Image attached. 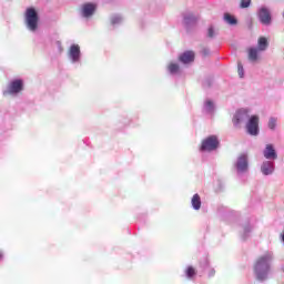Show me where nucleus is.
I'll list each match as a JSON object with an SVG mask.
<instances>
[{
  "mask_svg": "<svg viewBox=\"0 0 284 284\" xmlns=\"http://www.w3.org/2000/svg\"><path fill=\"white\" fill-rule=\"evenodd\" d=\"M272 263H274V252L266 251L260 255L254 264V274L257 281H267L272 273Z\"/></svg>",
  "mask_w": 284,
  "mask_h": 284,
  "instance_id": "f257e3e1",
  "label": "nucleus"
},
{
  "mask_svg": "<svg viewBox=\"0 0 284 284\" xmlns=\"http://www.w3.org/2000/svg\"><path fill=\"white\" fill-rule=\"evenodd\" d=\"M268 47L270 42H267V38H258L257 48H251L248 50V60L252 61V63H255V61H258V52H265V50H267Z\"/></svg>",
  "mask_w": 284,
  "mask_h": 284,
  "instance_id": "f03ea898",
  "label": "nucleus"
},
{
  "mask_svg": "<svg viewBox=\"0 0 284 284\" xmlns=\"http://www.w3.org/2000/svg\"><path fill=\"white\" fill-rule=\"evenodd\" d=\"M233 168L237 174V176H243L247 174L250 171V162L247 160V154L243 153L240 156H237L235 163L233 164Z\"/></svg>",
  "mask_w": 284,
  "mask_h": 284,
  "instance_id": "7ed1b4c3",
  "label": "nucleus"
},
{
  "mask_svg": "<svg viewBox=\"0 0 284 284\" xmlns=\"http://www.w3.org/2000/svg\"><path fill=\"white\" fill-rule=\"evenodd\" d=\"M24 19L28 30L36 32L37 28H39V13H37V10L34 8H28Z\"/></svg>",
  "mask_w": 284,
  "mask_h": 284,
  "instance_id": "20e7f679",
  "label": "nucleus"
},
{
  "mask_svg": "<svg viewBox=\"0 0 284 284\" xmlns=\"http://www.w3.org/2000/svg\"><path fill=\"white\" fill-rule=\"evenodd\" d=\"M219 138L216 135H210L202 141L200 151L201 152H214L219 149Z\"/></svg>",
  "mask_w": 284,
  "mask_h": 284,
  "instance_id": "39448f33",
  "label": "nucleus"
},
{
  "mask_svg": "<svg viewBox=\"0 0 284 284\" xmlns=\"http://www.w3.org/2000/svg\"><path fill=\"white\" fill-rule=\"evenodd\" d=\"M250 120V111L247 109H240L233 115V125L235 128H241L243 123H247Z\"/></svg>",
  "mask_w": 284,
  "mask_h": 284,
  "instance_id": "423d86ee",
  "label": "nucleus"
},
{
  "mask_svg": "<svg viewBox=\"0 0 284 284\" xmlns=\"http://www.w3.org/2000/svg\"><path fill=\"white\" fill-rule=\"evenodd\" d=\"M257 18L262 26H270L272 23V11H270V8L262 6L257 9Z\"/></svg>",
  "mask_w": 284,
  "mask_h": 284,
  "instance_id": "0eeeda50",
  "label": "nucleus"
},
{
  "mask_svg": "<svg viewBox=\"0 0 284 284\" xmlns=\"http://www.w3.org/2000/svg\"><path fill=\"white\" fill-rule=\"evenodd\" d=\"M246 132L251 136H258V115H252L246 121Z\"/></svg>",
  "mask_w": 284,
  "mask_h": 284,
  "instance_id": "6e6552de",
  "label": "nucleus"
},
{
  "mask_svg": "<svg viewBox=\"0 0 284 284\" xmlns=\"http://www.w3.org/2000/svg\"><path fill=\"white\" fill-rule=\"evenodd\" d=\"M23 90V80H13L10 82L8 90L3 91V95L19 94Z\"/></svg>",
  "mask_w": 284,
  "mask_h": 284,
  "instance_id": "1a4fd4ad",
  "label": "nucleus"
},
{
  "mask_svg": "<svg viewBox=\"0 0 284 284\" xmlns=\"http://www.w3.org/2000/svg\"><path fill=\"white\" fill-rule=\"evenodd\" d=\"M94 12H97V3L87 2L81 6V17L84 19H90V17H93Z\"/></svg>",
  "mask_w": 284,
  "mask_h": 284,
  "instance_id": "9d476101",
  "label": "nucleus"
},
{
  "mask_svg": "<svg viewBox=\"0 0 284 284\" xmlns=\"http://www.w3.org/2000/svg\"><path fill=\"white\" fill-rule=\"evenodd\" d=\"M69 59L72 63H79V61H81V47H79V44H72L70 47Z\"/></svg>",
  "mask_w": 284,
  "mask_h": 284,
  "instance_id": "9b49d317",
  "label": "nucleus"
},
{
  "mask_svg": "<svg viewBox=\"0 0 284 284\" xmlns=\"http://www.w3.org/2000/svg\"><path fill=\"white\" fill-rule=\"evenodd\" d=\"M263 156L266 161H276V159H278V153H276V149H274L273 144H266L263 150Z\"/></svg>",
  "mask_w": 284,
  "mask_h": 284,
  "instance_id": "f8f14e48",
  "label": "nucleus"
},
{
  "mask_svg": "<svg viewBox=\"0 0 284 284\" xmlns=\"http://www.w3.org/2000/svg\"><path fill=\"white\" fill-rule=\"evenodd\" d=\"M274 160H265L264 162H262L261 172L264 176H270L271 174H274Z\"/></svg>",
  "mask_w": 284,
  "mask_h": 284,
  "instance_id": "ddd939ff",
  "label": "nucleus"
},
{
  "mask_svg": "<svg viewBox=\"0 0 284 284\" xmlns=\"http://www.w3.org/2000/svg\"><path fill=\"white\" fill-rule=\"evenodd\" d=\"M179 61L184 64L192 63L194 61V51H185L179 57Z\"/></svg>",
  "mask_w": 284,
  "mask_h": 284,
  "instance_id": "4468645a",
  "label": "nucleus"
},
{
  "mask_svg": "<svg viewBox=\"0 0 284 284\" xmlns=\"http://www.w3.org/2000/svg\"><path fill=\"white\" fill-rule=\"evenodd\" d=\"M214 110H216V106L214 105V101L210 99L205 100L203 112H205V114H214Z\"/></svg>",
  "mask_w": 284,
  "mask_h": 284,
  "instance_id": "2eb2a0df",
  "label": "nucleus"
},
{
  "mask_svg": "<svg viewBox=\"0 0 284 284\" xmlns=\"http://www.w3.org/2000/svg\"><path fill=\"white\" fill-rule=\"evenodd\" d=\"M196 16H194V13H185L184 14V26H186V28H190V26H194V23H196Z\"/></svg>",
  "mask_w": 284,
  "mask_h": 284,
  "instance_id": "dca6fc26",
  "label": "nucleus"
},
{
  "mask_svg": "<svg viewBox=\"0 0 284 284\" xmlns=\"http://www.w3.org/2000/svg\"><path fill=\"white\" fill-rule=\"evenodd\" d=\"M191 203L193 210H201V196L199 194L193 195Z\"/></svg>",
  "mask_w": 284,
  "mask_h": 284,
  "instance_id": "f3484780",
  "label": "nucleus"
},
{
  "mask_svg": "<svg viewBox=\"0 0 284 284\" xmlns=\"http://www.w3.org/2000/svg\"><path fill=\"white\" fill-rule=\"evenodd\" d=\"M224 21L225 23H229V26H236V23H239L236 18L230 13H224Z\"/></svg>",
  "mask_w": 284,
  "mask_h": 284,
  "instance_id": "a211bd4d",
  "label": "nucleus"
},
{
  "mask_svg": "<svg viewBox=\"0 0 284 284\" xmlns=\"http://www.w3.org/2000/svg\"><path fill=\"white\" fill-rule=\"evenodd\" d=\"M168 70L170 72V74H179V64L178 63H174V62H171L168 67Z\"/></svg>",
  "mask_w": 284,
  "mask_h": 284,
  "instance_id": "6ab92c4d",
  "label": "nucleus"
},
{
  "mask_svg": "<svg viewBox=\"0 0 284 284\" xmlns=\"http://www.w3.org/2000/svg\"><path fill=\"white\" fill-rule=\"evenodd\" d=\"M250 234H252V225L246 224L243 227L242 239L245 241V239H247L250 236Z\"/></svg>",
  "mask_w": 284,
  "mask_h": 284,
  "instance_id": "aec40b11",
  "label": "nucleus"
},
{
  "mask_svg": "<svg viewBox=\"0 0 284 284\" xmlns=\"http://www.w3.org/2000/svg\"><path fill=\"white\" fill-rule=\"evenodd\" d=\"M111 23H112V26H119V24L123 23V17H121L119 14L112 16Z\"/></svg>",
  "mask_w": 284,
  "mask_h": 284,
  "instance_id": "412c9836",
  "label": "nucleus"
},
{
  "mask_svg": "<svg viewBox=\"0 0 284 284\" xmlns=\"http://www.w3.org/2000/svg\"><path fill=\"white\" fill-rule=\"evenodd\" d=\"M276 123H277L276 118H270V120H268L270 130H275L276 129Z\"/></svg>",
  "mask_w": 284,
  "mask_h": 284,
  "instance_id": "4be33fe9",
  "label": "nucleus"
},
{
  "mask_svg": "<svg viewBox=\"0 0 284 284\" xmlns=\"http://www.w3.org/2000/svg\"><path fill=\"white\" fill-rule=\"evenodd\" d=\"M252 6V0H241L240 8L245 9Z\"/></svg>",
  "mask_w": 284,
  "mask_h": 284,
  "instance_id": "5701e85b",
  "label": "nucleus"
},
{
  "mask_svg": "<svg viewBox=\"0 0 284 284\" xmlns=\"http://www.w3.org/2000/svg\"><path fill=\"white\" fill-rule=\"evenodd\" d=\"M237 73H239L240 79H243V77H245V72L243 70V64L241 62H239V64H237Z\"/></svg>",
  "mask_w": 284,
  "mask_h": 284,
  "instance_id": "b1692460",
  "label": "nucleus"
},
{
  "mask_svg": "<svg viewBox=\"0 0 284 284\" xmlns=\"http://www.w3.org/2000/svg\"><path fill=\"white\" fill-rule=\"evenodd\" d=\"M194 274H196V271H194V267L189 266L186 268V276H187V278H192V276H194Z\"/></svg>",
  "mask_w": 284,
  "mask_h": 284,
  "instance_id": "393cba45",
  "label": "nucleus"
},
{
  "mask_svg": "<svg viewBox=\"0 0 284 284\" xmlns=\"http://www.w3.org/2000/svg\"><path fill=\"white\" fill-rule=\"evenodd\" d=\"M215 36H216V33L214 32V27H210L207 30V37L210 39H214Z\"/></svg>",
  "mask_w": 284,
  "mask_h": 284,
  "instance_id": "a878e982",
  "label": "nucleus"
},
{
  "mask_svg": "<svg viewBox=\"0 0 284 284\" xmlns=\"http://www.w3.org/2000/svg\"><path fill=\"white\" fill-rule=\"evenodd\" d=\"M1 258H3V253L2 252H0V261H1Z\"/></svg>",
  "mask_w": 284,
  "mask_h": 284,
  "instance_id": "bb28decb",
  "label": "nucleus"
},
{
  "mask_svg": "<svg viewBox=\"0 0 284 284\" xmlns=\"http://www.w3.org/2000/svg\"><path fill=\"white\" fill-rule=\"evenodd\" d=\"M210 276H214V270H212V274Z\"/></svg>",
  "mask_w": 284,
  "mask_h": 284,
  "instance_id": "cd10ccee",
  "label": "nucleus"
}]
</instances>
